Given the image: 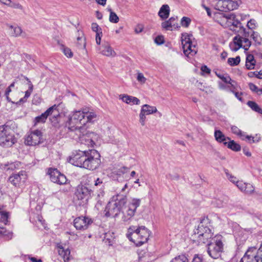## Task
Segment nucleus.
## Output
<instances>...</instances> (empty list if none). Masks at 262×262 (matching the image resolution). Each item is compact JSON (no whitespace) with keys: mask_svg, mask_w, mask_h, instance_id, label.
Wrapping results in <instances>:
<instances>
[{"mask_svg":"<svg viewBox=\"0 0 262 262\" xmlns=\"http://www.w3.org/2000/svg\"><path fill=\"white\" fill-rule=\"evenodd\" d=\"M116 200L109 202L105 209V215L107 217H116L122 211L123 207L126 203V196H118Z\"/></svg>","mask_w":262,"mask_h":262,"instance_id":"7","label":"nucleus"},{"mask_svg":"<svg viewBox=\"0 0 262 262\" xmlns=\"http://www.w3.org/2000/svg\"><path fill=\"white\" fill-rule=\"evenodd\" d=\"M141 112L146 115H148L157 112V109L155 106L144 104L142 106Z\"/></svg>","mask_w":262,"mask_h":262,"instance_id":"34","label":"nucleus"},{"mask_svg":"<svg viewBox=\"0 0 262 262\" xmlns=\"http://www.w3.org/2000/svg\"><path fill=\"white\" fill-rule=\"evenodd\" d=\"M228 142H225L224 145L227 146L228 148L235 151H238L241 150V147L239 144L236 143L234 140H228Z\"/></svg>","mask_w":262,"mask_h":262,"instance_id":"35","label":"nucleus"},{"mask_svg":"<svg viewBox=\"0 0 262 262\" xmlns=\"http://www.w3.org/2000/svg\"><path fill=\"white\" fill-rule=\"evenodd\" d=\"M100 53L106 56L114 57L116 55V52L108 42L103 43L102 46L100 48Z\"/></svg>","mask_w":262,"mask_h":262,"instance_id":"21","label":"nucleus"},{"mask_svg":"<svg viewBox=\"0 0 262 262\" xmlns=\"http://www.w3.org/2000/svg\"><path fill=\"white\" fill-rule=\"evenodd\" d=\"M251 37L253 39V40L257 43H260L261 41V38L260 37L258 33L257 32H254L252 31V33L251 34Z\"/></svg>","mask_w":262,"mask_h":262,"instance_id":"51","label":"nucleus"},{"mask_svg":"<svg viewBox=\"0 0 262 262\" xmlns=\"http://www.w3.org/2000/svg\"><path fill=\"white\" fill-rule=\"evenodd\" d=\"M191 22V19L187 17L184 16L182 18L181 24L183 27H188Z\"/></svg>","mask_w":262,"mask_h":262,"instance_id":"49","label":"nucleus"},{"mask_svg":"<svg viewBox=\"0 0 262 262\" xmlns=\"http://www.w3.org/2000/svg\"><path fill=\"white\" fill-rule=\"evenodd\" d=\"M256 21L254 19H251L250 20L248 23H247V27L248 28L249 30H251L252 31H253V30L255 29L256 25H255Z\"/></svg>","mask_w":262,"mask_h":262,"instance_id":"54","label":"nucleus"},{"mask_svg":"<svg viewBox=\"0 0 262 262\" xmlns=\"http://www.w3.org/2000/svg\"><path fill=\"white\" fill-rule=\"evenodd\" d=\"M227 0H219L217 4V9L221 11H229Z\"/></svg>","mask_w":262,"mask_h":262,"instance_id":"38","label":"nucleus"},{"mask_svg":"<svg viewBox=\"0 0 262 262\" xmlns=\"http://www.w3.org/2000/svg\"><path fill=\"white\" fill-rule=\"evenodd\" d=\"M84 115L85 124L87 123H93L98 119V116L95 112L89 111L86 108L84 109Z\"/></svg>","mask_w":262,"mask_h":262,"instance_id":"24","label":"nucleus"},{"mask_svg":"<svg viewBox=\"0 0 262 262\" xmlns=\"http://www.w3.org/2000/svg\"><path fill=\"white\" fill-rule=\"evenodd\" d=\"M227 6L229 11L236 9L241 3L240 0H227Z\"/></svg>","mask_w":262,"mask_h":262,"instance_id":"37","label":"nucleus"},{"mask_svg":"<svg viewBox=\"0 0 262 262\" xmlns=\"http://www.w3.org/2000/svg\"><path fill=\"white\" fill-rule=\"evenodd\" d=\"M233 134H235L241 138L244 136V133L237 126L233 125L231 127Z\"/></svg>","mask_w":262,"mask_h":262,"instance_id":"45","label":"nucleus"},{"mask_svg":"<svg viewBox=\"0 0 262 262\" xmlns=\"http://www.w3.org/2000/svg\"><path fill=\"white\" fill-rule=\"evenodd\" d=\"M9 7H11L12 8H14L15 9H22L23 7L22 6L19 4V3H12L11 1L10 2V3L8 4V5Z\"/></svg>","mask_w":262,"mask_h":262,"instance_id":"60","label":"nucleus"},{"mask_svg":"<svg viewBox=\"0 0 262 262\" xmlns=\"http://www.w3.org/2000/svg\"><path fill=\"white\" fill-rule=\"evenodd\" d=\"M48 174L50 176L52 182L59 185L64 184L67 182L66 176L61 174L57 169L49 168L48 170Z\"/></svg>","mask_w":262,"mask_h":262,"instance_id":"16","label":"nucleus"},{"mask_svg":"<svg viewBox=\"0 0 262 262\" xmlns=\"http://www.w3.org/2000/svg\"><path fill=\"white\" fill-rule=\"evenodd\" d=\"M129 169L127 167H122L116 171V174L119 176L125 174L129 172Z\"/></svg>","mask_w":262,"mask_h":262,"instance_id":"50","label":"nucleus"},{"mask_svg":"<svg viewBox=\"0 0 262 262\" xmlns=\"http://www.w3.org/2000/svg\"><path fill=\"white\" fill-rule=\"evenodd\" d=\"M61 50L67 57L71 58L73 56V53L70 48L66 47L63 45H61Z\"/></svg>","mask_w":262,"mask_h":262,"instance_id":"44","label":"nucleus"},{"mask_svg":"<svg viewBox=\"0 0 262 262\" xmlns=\"http://www.w3.org/2000/svg\"><path fill=\"white\" fill-rule=\"evenodd\" d=\"M137 79L139 82L142 83H145L146 80L143 74L141 73H139L138 74Z\"/></svg>","mask_w":262,"mask_h":262,"instance_id":"57","label":"nucleus"},{"mask_svg":"<svg viewBox=\"0 0 262 262\" xmlns=\"http://www.w3.org/2000/svg\"><path fill=\"white\" fill-rule=\"evenodd\" d=\"M235 15L233 14H224L223 15V20L226 21V24L228 26L230 27V30H233V31L236 32V29L239 28V30L241 29V27H243L242 26V24L241 22L236 19Z\"/></svg>","mask_w":262,"mask_h":262,"instance_id":"19","label":"nucleus"},{"mask_svg":"<svg viewBox=\"0 0 262 262\" xmlns=\"http://www.w3.org/2000/svg\"><path fill=\"white\" fill-rule=\"evenodd\" d=\"M224 237L221 235H216L208 241L207 243V253L213 259H218L224 252Z\"/></svg>","mask_w":262,"mask_h":262,"instance_id":"5","label":"nucleus"},{"mask_svg":"<svg viewBox=\"0 0 262 262\" xmlns=\"http://www.w3.org/2000/svg\"><path fill=\"white\" fill-rule=\"evenodd\" d=\"M108 11L110 12L109 16L110 21L112 23H117L119 20V17L116 13L112 11L111 9H108Z\"/></svg>","mask_w":262,"mask_h":262,"instance_id":"42","label":"nucleus"},{"mask_svg":"<svg viewBox=\"0 0 262 262\" xmlns=\"http://www.w3.org/2000/svg\"><path fill=\"white\" fill-rule=\"evenodd\" d=\"M209 219L204 217L199 224L198 228L194 230L193 238H197L199 243L206 244L213 237V233L210 229Z\"/></svg>","mask_w":262,"mask_h":262,"instance_id":"3","label":"nucleus"},{"mask_svg":"<svg viewBox=\"0 0 262 262\" xmlns=\"http://www.w3.org/2000/svg\"><path fill=\"white\" fill-rule=\"evenodd\" d=\"M120 97L122 100L127 104L139 105L140 103V100L135 97L127 95H121Z\"/></svg>","mask_w":262,"mask_h":262,"instance_id":"28","label":"nucleus"},{"mask_svg":"<svg viewBox=\"0 0 262 262\" xmlns=\"http://www.w3.org/2000/svg\"><path fill=\"white\" fill-rule=\"evenodd\" d=\"M93 190L86 186L79 185L77 186L75 195L76 199L79 201V205L86 204L91 197Z\"/></svg>","mask_w":262,"mask_h":262,"instance_id":"11","label":"nucleus"},{"mask_svg":"<svg viewBox=\"0 0 262 262\" xmlns=\"http://www.w3.org/2000/svg\"><path fill=\"white\" fill-rule=\"evenodd\" d=\"M27 179V172L21 170L18 173H13L10 176L8 181L15 187H19L20 184L25 183Z\"/></svg>","mask_w":262,"mask_h":262,"instance_id":"18","label":"nucleus"},{"mask_svg":"<svg viewBox=\"0 0 262 262\" xmlns=\"http://www.w3.org/2000/svg\"><path fill=\"white\" fill-rule=\"evenodd\" d=\"M170 262H188V259L185 256L182 255L176 257Z\"/></svg>","mask_w":262,"mask_h":262,"instance_id":"46","label":"nucleus"},{"mask_svg":"<svg viewBox=\"0 0 262 262\" xmlns=\"http://www.w3.org/2000/svg\"><path fill=\"white\" fill-rule=\"evenodd\" d=\"M93 223L92 220L87 216H81L74 220V226L77 230H85Z\"/></svg>","mask_w":262,"mask_h":262,"instance_id":"17","label":"nucleus"},{"mask_svg":"<svg viewBox=\"0 0 262 262\" xmlns=\"http://www.w3.org/2000/svg\"><path fill=\"white\" fill-rule=\"evenodd\" d=\"M166 178L168 179H170L171 180H178L180 178V176L177 173L169 174L167 175Z\"/></svg>","mask_w":262,"mask_h":262,"instance_id":"58","label":"nucleus"},{"mask_svg":"<svg viewBox=\"0 0 262 262\" xmlns=\"http://www.w3.org/2000/svg\"><path fill=\"white\" fill-rule=\"evenodd\" d=\"M91 28L93 31L96 32V41L97 45H100L101 39L102 36V29L96 23L92 24Z\"/></svg>","mask_w":262,"mask_h":262,"instance_id":"27","label":"nucleus"},{"mask_svg":"<svg viewBox=\"0 0 262 262\" xmlns=\"http://www.w3.org/2000/svg\"><path fill=\"white\" fill-rule=\"evenodd\" d=\"M77 45L79 48H85L86 43L84 38H83L82 37H77Z\"/></svg>","mask_w":262,"mask_h":262,"instance_id":"48","label":"nucleus"},{"mask_svg":"<svg viewBox=\"0 0 262 262\" xmlns=\"http://www.w3.org/2000/svg\"><path fill=\"white\" fill-rule=\"evenodd\" d=\"M58 106L56 104L50 107L46 111L41 114L40 116H37L34 118V125L38 123H44L46 122V120L49 116L53 114L54 117L53 118H50V120L53 122L52 119L56 120V116L58 115V112L57 111Z\"/></svg>","mask_w":262,"mask_h":262,"instance_id":"13","label":"nucleus"},{"mask_svg":"<svg viewBox=\"0 0 262 262\" xmlns=\"http://www.w3.org/2000/svg\"><path fill=\"white\" fill-rule=\"evenodd\" d=\"M58 253L63 258L64 262H67L70 259V250L69 248L64 249L62 247H59L58 248Z\"/></svg>","mask_w":262,"mask_h":262,"instance_id":"30","label":"nucleus"},{"mask_svg":"<svg viewBox=\"0 0 262 262\" xmlns=\"http://www.w3.org/2000/svg\"><path fill=\"white\" fill-rule=\"evenodd\" d=\"M73 133H75L81 143L85 144L88 147H93L99 138L98 134L87 130L85 126L76 129V130Z\"/></svg>","mask_w":262,"mask_h":262,"instance_id":"8","label":"nucleus"},{"mask_svg":"<svg viewBox=\"0 0 262 262\" xmlns=\"http://www.w3.org/2000/svg\"><path fill=\"white\" fill-rule=\"evenodd\" d=\"M192 262H203V258L202 255L195 254Z\"/></svg>","mask_w":262,"mask_h":262,"instance_id":"55","label":"nucleus"},{"mask_svg":"<svg viewBox=\"0 0 262 262\" xmlns=\"http://www.w3.org/2000/svg\"><path fill=\"white\" fill-rule=\"evenodd\" d=\"M177 19V17H171L168 20L162 23V27L166 30H172V27L178 28V24L176 23Z\"/></svg>","mask_w":262,"mask_h":262,"instance_id":"23","label":"nucleus"},{"mask_svg":"<svg viewBox=\"0 0 262 262\" xmlns=\"http://www.w3.org/2000/svg\"><path fill=\"white\" fill-rule=\"evenodd\" d=\"M17 83V81L15 80L14 81H13L6 89L5 91V96L6 97V99L8 102H10L12 103H14L15 102L12 101L11 99L9 97V94L10 92L15 91L17 89V86L15 87V84Z\"/></svg>","mask_w":262,"mask_h":262,"instance_id":"31","label":"nucleus"},{"mask_svg":"<svg viewBox=\"0 0 262 262\" xmlns=\"http://www.w3.org/2000/svg\"><path fill=\"white\" fill-rule=\"evenodd\" d=\"M13 236V233L12 231L7 230L4 227V230L3 231L2 237L4 238L7 241L11 240Z\"/></svg>","mask_w":262,"mask_h":262,"instance_id":"41","label":"nucleus"},{"mask_svg":"<svg viewBox=\"0 0 262 262\" xmlns=\"http://www.w3.org/2000/svg\"><path fill=\"white\" fill-rule=\"evenodd\" d=\"M140 199L134 198L131 200L126 210L125 211H122V220L124 222L128 221L134 216L136 209L140 205Z\"/></svg>","mask_w":262,"mask_h":262,"instance_id":"12","label":"nucleus"},{"mask_svg":"<svg viewBox=\"0 0 262 262\" xmlns=\"http://www.w3.org/2000/svg\"><path fill=\"white\" fill-rule=\"evenodd\" d=\"M169 7L168 5L165 4L162 5L160 8L158 12V15L162 19H166L168 17L169 15Z\"/></svg>","mask_w":262,"mask_h":262,"instance_id":"29","label":"nucleus"},{"mask_svg":"<svg viewBox=\"0 0 262 262\" xmlns=\"http://www.w3.org/2000/svg\"><path fill=\"white\" fill-rule=\"evenodd\" d=\"M247 105L254 111L260 114H262V109L255 102L249 101L247 102Z\"/></svg>","mask_w":262,"mask_h":262,"instance_id":"39","label":"nucleus"},{"mask_svg":"<svg viewBox=\"0 0 262 262\" xmlns=\"http://www.w3.org/2000/svg\"><path fill=\"white\" fill-rule=\"evenodd\" d=\"M10 213L4 210V206H0V222L5 225L10 223Z\"/></svg>","mask_w":262,"mask_h":262,"instance_id":"26","label":"nucleus"},{"mask_svg":"<svg viewBox=\"0 0 262 262\" xmlns=\"http://www.w3.org/2000/svg\"><path fill=\"white\" fill-rule=\"evenodd\" d=\"M149 232L145 226H140L137 228L135 226H132L128 229L127 237L137 246H141L147 241Z\"/></svg>","mask_w":262,"mask_h":262,"instance_id":"4","label":"nucleus"},{"mask_svg":"<svg viewBox=\"0 0 262 262\" xmlns=\"http://www.w3.org/2000/svg\"><path fill=\"white\" fill-rule=\"evenodd\" d=\"M214 137L218 142L223 143L224 144L225 142H227L226 140H230V138L229 137H226L220 130H215Z\"/></svg>","mask_w":262,"mask_h":262,"instance_id":"33","label":"nucleus"},{"mask_svg":"<svg viewBox=\"0 0 262 262\" xmlns=\"http://www.w3.org/2000/svg\"><path fill=\"white\" fill-rule=\"evenodd\" d=\"M237 32L238 33V34L234 37L232 42L229 45L230 49L236 52L241 48H243L245 51H247L251 45L249 37H251L252 31L241 27V29L237 30Z\"/></svg>","mask_w":262,"mask_h":262,"instance_id":"2","label":"nucleus"},{"mask_svg":"<svg viewBox=\"0 0 262 262\" xmlns=\"http://www.w3.org/2000/svg\"><path fill=\"white\" fill-rule=\"evenodd\" d=\"M225 173L226 176L228 177V179L233 183H235L236 184V182H238L239 181L237 180V179L234 176L230 174L228 170H225Z\"/></svg>","mask_w":262,"mask_h":262,"instance_id":"52","label":"nucleus"},{"mask_svg":"<svg viewBox=\"0 0 262 262\" xmlns=\"http://www.w3.org/2000/svg\"><path fill=\"white\" fill-rule=\"evenodd\" d=\"M244 137H245L249 141L251 140L253 143L257 142L260 140L259 137H258V139H256L255 140L254 137H252L251 136L246 135L245 134H244V136H243V137L242 138V139L243 140H244Z\"/></svg>","mask_w":262,"mask_h":262,"instance_id":"56","label":"nucleus"},{"mask_svg":"<svg viewBox=\"0 0 262 262\" xmlns=\"http://www.w3.org/2000/svg\"><path fill=\"white\" fill-rule=\"evenodd\" d=\"M84 109L82 111H76L73 112L71 115L69 117L68 121L67 122V127H63L65 130L69 131L70 136H72L73 132L76 129L84 127L85 125V121L84 120Z\"/></svg>","mask_w":262,"mask_h":262,"instance_id":"6","label":"nucleus"},{"mask_svg":"<svg viewBox=\"0 0 262 262\" xmlns=\"http://www.w3.org/2000/svg\"><path fill=\"white\" fill-rule=\"evenodd\" d=\"M145 116H146L145 114H144L142 112H140V113L139 114L140 122L141 123V124L142 126H144L145 125V121L146 119Z\"/></svg>","mask_w":262,"mask_h":262,"instance_id":"61","label":"nucleus"},{"mask_svg":"<svg viewBox=\"0 0 262 262\" xmlns=\"http://www.w3.org/2000/svg\"><path fill=\"white\" fill-rule=\"evenodd\" d=\"M239 262H260L255 247L248 248Z\"/></svg>","mask_w":262,"mask_h":262,"instance_id":"15","label":"nucleus"},{"mask_svg":"<svg viewBox=\"0 0 262 262\" xmlns=\"http://www.w3.org/2000/svg\"><path fill=\"white\" fill-rule=\"evenodd\" d=\"M255 73H257L256 74H255V77L258 79H261L262 78V70H261L260 71H259V72L258 71H255Z\"/></svg>","mask_w":262,"mask_h":262,"instance_id":"64","label":"nucleus"},{"mask_svg":"<svg viewBox=\"0 0 262 262\" xmlns=\"http://www.w3.org/2000/svg\"><path fill=\"white\" fill-rule=\"evenodd\" d=\"M249 89L253 92H258V91H259V90L258 89L257 86L252 83H250L249 84Z\"/></svg>","mask_w":262,"mask_h":262,"instance_id":"62","label":"nucleus"},{"mask_svg":"<svg viewBox=\"0 0 262 262\" xmlns=\"http://www.w3.org/2000/svg\"><path fill=\"white\" fill-rule=\"evenodd\" d=\"M20 165V163L18 161L11 163H1L0 168L5 172H10L16 169H18Z\"/></svg>","mask_w":262,"mask_h":262,"instance_id":"22","label":"nucleus"},{"mask_svg":"<svg viewBox=\"0 0 262 262\" xmlns=\"http://www.w3.org/2000/svg\"><path fill=\"white\" fill-rule=\"evenodd\" d=\"M201 71L207 74H210L211 70L206 66H203L201 67Z\"/></svg>","mask_w":262,"mask_h":262,"instance_id":"63","label":"nucleus"},{"mask_svg":"<svg viewBox=\"0 0 262 262\" xmlns=\"http://www.w3.org/2000/svg\"><path fill=\"white\" fill-rule=\"evenodd\" d=\"M17 141L13 130L7 125L0 126V145L8 147Z\"/></svg>","mask_w":262,"mask_h":262,"instance_id":"9","label":"nucleus"},{"mask_svg":"<svg viewBox=\"0 0 262 262\" xmlns=\"http://www.w3.org/2000/svg\"><path fill=\"white\" fill-rule=\"evenodd\" d=\"M69 162L81 168L94 170L101 163L100 154L95 149L76 150L69 158Z\"/></svg>","mask_w":262,"mask_h":262,"instance_id":"1","label":"nucleus"},{"mask_svg":"<svg viewBox=\"0 0 262 262\" xmlns=\"http://www.w3.org/2000/svg\"><path fill=\"white\" fill-rule=\"evenodd\" d=\"M164 37L162 36H158L155 39V42L158 45H162L164 43Z\"/></svg>","mask_w":262,"mask_h":262,"instance_id":"59","label":"nucleus"},{"mask_svg":"<svg viewBox=\"0 0 262 262\" xmlns=\"http://www.w3.org/2000/svg\"><path fill=\"white\" fill-rule=\"evenodd\" d=\"M94 184L93 187V191L97 190V196L98 198L103 196L104 194V184L102 179L97 178L94 179Z\"/></svg>","mask_w":262,"mask_h":262,"instance_id":"20","label":"nucleus"},{"mask_svg":"<svg viewBox=\"0 0 262 262\" xmlns=\"http://www.w3.org/2000/svg\"><path fill=\"white\" fill-rule=\"evenodd\" d=\"M44 139L42 136V133L38 129L31 131L28 134L25 140V143L26 145L29 146H35L43 142Z\"/></svg>","mask_w":262,"mask_h":262,"instance_id":"14","label":"nucleus"},{"mask_svg":"<svg viewBox=\"0 0 262 262\" xmlns=\"http://www.w3.org/2000/svg\"><path fill=\"white\" fill-rule=\"evenodd\" d=\"M192 37V35L187 33L182 34L181 42L183 52L184 54L187 56L189 55H194L198 52L196 41L191 40V37Z\"/></svg>","mask_w":262,"mask_h":262,"instance_id":"10","label":"nucleus"},{"mask_svg":"<svg viewBox=\"0 0 262 262\" xmlns=\"http://www.w3.org/2000/svg\"><path fill=\"white\" fill-rule=\"evenodd\" d=\"M254 186L250 183H247L244 192L246 194H251L254 192Z\"/></svg>","mask_w":262,"mask_h":262,"instance_id":"47","label":"nucleus"},{"mask_svg":"<svg viewBox=\"0 0 262 262\" xmlns=\"http://www.w3.org/2000/svg\"><path fill=\"white\" fill-rule=\"evenodd\" d=\"M215 74L219 78L222 79L225 83L230 84L232 86H233V84L232 83L234 82V81L232 80V79L229 76H225L224 75L217 73V72H215Z\"/></svg>","mask_w":262,"mask_h":262,"instance_id":"40","label":"nucleus"},{"mask_svg":"<svg viewBox=\"0 0 262 262\" xmlns=\"http://www.w3.org/2000/svg\"><path fill=\"white\" fill-rule=\"evenodd\" d=\"M246 185H247V183H244L243 181H238L236 182V186L241 191L244 192L245 189Z\"/></svg>","mask_w":262,"mask_h":262,"instance_id":"53","label":"nucleus"},{"mask_svg":"<svg viewBox=\"0 0 262 262\" xmlns=\"http://www.w3.org/2000/svg\"><path fill=\"white\" fill-rule=\"evenodd\" d=\"M9 29L10 30V33L12 36L18 37L21 36L23 37H26V34L23 32L21 28L17 26H8Z\"/></svg>","mask_w":262,"mask_h":262,"instance_id":"25","label":"nucleus"},{"mask_svg":"<svg viewBox=\"0 0 262 262\" xmlns=\"http://www.w3.org/2000/svg\"><path fill=\"white\" fill-rule=\"evenodd\" d=\"M241 59L239 56L235 58H229L228 59V63L231 66H236L240 62Z\"/></svg>","mask_w":262,"mask_h":262,"instance_id":"43","label":"nucleus"},{"mask_svg":"<svg viewBox=\"0 0 262 262\" xmlns=\"http://www.w3.org/2000/svg\"><path fill=\"white\" fill-rule=\"evenodd\" d=\"M25 78L28 81L29 89L27 91L25 92V95L24 97L23 98H21L19 100V102L26 101L27 100V99L28 97H29L31 95V94L33 91V85L32 83V82H31V81L27 77H25Z\"/></svg>","mask_w":262,"mask_h":262,"instance_id":"36","label":"nucleus"},{"mask_svg":"<svg viewBox=\"0 0 262 262\" xmlns=\"http://www.w3.org/2000/svg\"><path fill=\"white\" fill-rule=\"evenodd\" d=\"M255 60L254 57L252 54H247L246 61V67L248 70H253L255 66Z\"/></svg>","mask_w":262,"mask_h":262,"instance_id":"32","label":"nucleus"}]
</instances>
